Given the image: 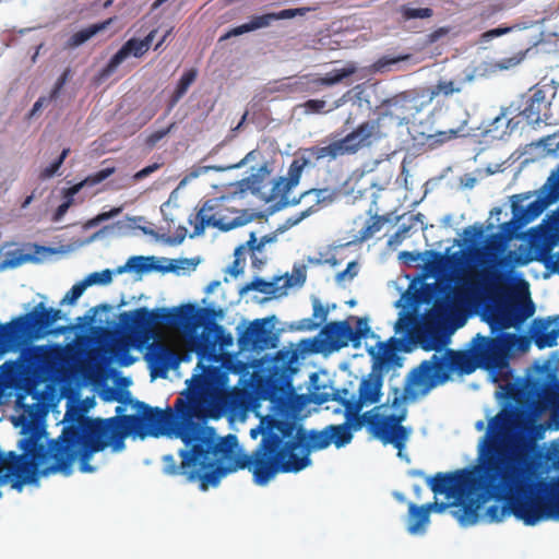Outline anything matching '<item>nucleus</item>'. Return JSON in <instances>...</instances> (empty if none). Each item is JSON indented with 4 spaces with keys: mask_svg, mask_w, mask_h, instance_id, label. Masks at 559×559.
<instances>
[{
    "mask_svg": "<svg viewBox=\"0 0 559 559\" xmlns=\"http://www.w3.org/2000/svg\"><path fill=\"white\" fill-rule=\"evenodd\" d=\"M506 240L500 234L489 236L485 247L479 252L481 262L496 263L506 250Z\"/></svg>",
    "mask_w": 559,
    "mask_h": 559,
    "instance_id": "obj_32",
    "label": "nucleus"
},
{
    "mask_svg": "<svg viewBox=\"0 0 559 559\" xmlns=\"http://www.w3.org/2000/svg\"><path fill=\"white\" fill-rule=\"evenodd\" d=\"M514 474L511 485L492 497L504 503L487 509L488 522L498 523L510 515L530 526L544 520H559V477L533 483V471L515 469Z\"/></svg>",
    "mask_w": 559,
    "mask_h": 559,
    "instance_id": "obj_3",
    "label": "nucleus"
},
{
    "mask_svg": "<svg viewBox=\"0 0 559 559\" xmlns=\"http://www.w3.org/2000/svg\"><path fill=\"white\" fill-rule=\"evenodd\" d=\"M313 317L318 318L319 322L308 324V326H307L308 329H316V328H318L328 318V309L324 308L318 299H316L313 301Z\"/></svg>",
    "mask_w": 559,
    "mask_h": 559,
    "instance_id": "obj_51",
    "label": "nucleus"
},
{
    "mask_svg": "<svg viewBox=\"0 0 559 559\" xmlns=\"http://www.w3.org/2000/svg\"><path fill=\"white\" fill-rule=\"evenodd\" d=\"M357 71V67L354 63H347L342 69H334L331 72L326 73L322 78H310L305 76L307 80V92H317L323 86H332L340 82H342L344 79L353 75Z\"/></svg>",
    "mask_w": 559,
    "mask_h": 559,
    "instance_id": "obj_27",
    "label": "nucleus"
},
{
    "mask_svg": "<svg viewBox=\"0 0 559 559\" xmlns=\"http://www.w3.org/2000/svg\"><path fill=\"white\" fill-rule=\"evenodd\" d=\"M390 221L389 215H374L370 222L359 231V240L366 241L371 238L376 233L380 231L385 223Z\"/></svg>",
    "mask_w": 559,
    "mask_h": 559,
    "instance_id": "obj_37",
    "label": "nucleus"
},
{
    "mask_svg": "<svg viewBox=\"0 0 559 559\" xmlns=\"http://www.w3.org/2000/svg\"><path fill=\"white\" fill-rule=\"evenodd\" d=\"M445 304L436 302L435 312L419 317L413 312H401L395 322V333L403 334L404 340L419 345L424 350L439 352L445 344L438 312L444 311Z\"/></svg>",
    "mask_w": 559,
    "mask_h": 559,
    "instance_id": "obj_10",
    "label": "nucleus"
},
{
    "mask_svg": "<svg viewBox=\"0 0 559 559\" xmlns=\"http://www.w3.org/2000/svg\"><path fill=\"white\" fill-rule=\"evenodd\" d=\"M205 309L187 304L178 307H160L150 310L140 307L120 314L123 329L141 342L156 337L160 329L192 331L202 324L201 313Z\"/></svg>",
    "mask_w": 559,
    "mask_h": 559,
    "instance_id": "obj_8",
    "label": "nucleus"
},
{
    "mask_svg": "<svg viewBox=\"0 0 559 559\" xmlns=\"http://www.w3.org/2000/svg\"><path fill=\"white\" fill-rule=\"evenodd\" d=\"M330 443L337 449L345 447L353 440V432L347 424L326 426Z\"/></svg>",
    "mask_w": 559,
    "mask_h": 559,
    "instance_id": "obj_36",
    "label": "nucleus"
},
{
    "mask_svg": "<svg viewBox=\"0 0 559 559\" xmlns=\"http://www.w3.org/2000/svg\"><path fill=\"white\" fill-rule=\"evenodd\" d=\"M293 286L292 277H275L273 281L267 282L261 277H255L250 283L246 284L240 293L255 290L266 295H283L286 289Z\"/></svg>",
    "mask_w": 559,
    "mask_h": 559,
    "instance_id": "obj_26",
    "label": "nucleus"
},
{
    "mask_svg": "<svg viewBox=\"0 0 559 559\" xmlns=\"http://www.w3.org/2000/svg\"><path fill=\"white\" fill-rule=\"evenodd\" d=\"M423 97L421 87L402 92L383 103L380 116H383V121L386 118H394L399 120L400 126L407 124L412 118L429 106Z\"/></svg>",
    "mask_w": 559,
    "mask_h": 559,
    "instance_id": "obj_13",
    "label": "nucleus"
},
{
    "mask_svg": "<svg viewBox=\"0 0 559 559\" xmlns=\"http://www.w3.org/2000/svg\"><path fill=\"white\" fill-rule=\"evenodd\" d=\"M83 281L87 287L94 284L107 285L112 281V273L106 269L102 272L88 274Z\"/></svg>",
    "mask_w": 559,
    "mask_h": 559,
    "instance_id": "obj_43",
    "label": "nucleus"
},
{
    "mask_svg": "<svg viewBox=\"0 0 559 559\" xmlns=\"http://www.w3.org/2000/svg\"><path fill=\"white\" fill-rule=\"evenodd\" d=\"M421 90L424 92L423 98L427 100L428 105H430L439 97L448 98L455 93H460L462 91V86L453 80L440 79L435 85L421 86Z\"/></svg>",
    "mask_w": 559,
    "mask_h": 559,
    "instance_id": "obj_30",
    "label": "nucleus"
},
{
    "mask_svg": "<svg viewBox=\"0 0 559 559\" xmlns=\"http://www.w3.org/2000/svg\"><path fill=\"white\" fill-rule=\"evenodd\" d=\"M516 322L521 323L531 318L535 312V305L530 297L511 306Z\"/></svg>",
    "mask_w": 559,
    "mask_h": 559,
    "instance_id": "obj_38",
    "label": "nucleus"
},
{
    "mask_svg": "<svg viewBox=\"0 0 559 559\" xmlns=\"http://www.w3.org/2000/svg\"><path fill=\"white\" fill-rule=\"evenodd\" d=\"M408 58H409L408 55H406V56H399V57L383 56V57L379 58L374 62V68H376L377 71L383 72L385 70H390L391 66L396 64L400 61L407 60Z\"/></svg>",
    "mask_w": 559,
    "mask_h": 559,
    "instance_id": "obj_49",
    "label": "nucleus"
},
{
    "mask_svg": "<svg viewBox=\"0 0 559 559\" xmlns=\"http://www.w3.org/2000/svg\"><path fill=\"white\" fill-rule=\"evenodd\" d=\"M259 173H267L266 165H262L259 168ZM262 175L252 174L239 181H236L230 185L229 200L236 197H241L247 191H251L252 193L260 192L262 188Z\"/></svg>",
    "mask_w": 559,
    "mask_h": 559,
    "instance_id": "obj_31",
    "label": "nucleus"
},
{
    "mask_svg": "<svg viewBox=\"0 0 559 559\" xmlns=\"http://www.w3.org/2000/svg\"><path fill=\"white\" fill-rule=\"evenodd\" d=\"M526 51H519L511 57L502 58L495 63V68L499 70H509L519 66L525 58Z\"/></svg>",
    "mask_w": 559,
    "mask_h": 559,
    "instance_id": "obj_44",
    "label": "nucleus"
},
{
    "mask_svg": "<svg viewBox=\"0 0 559 559\" xmlns=\"http://www.w3.org/2000/svg\"><path fill=\"white\" fill-rule=\"evenodd\" d=\"M111 20H108L103 23L92 24L83 29H80L79 32L74 33L68 40L67 47L68 48H75L81 45H83L85 41L91 39L94 35H96L98 32L106 28L107 25H109Z\"/></svg>",
    "mask_w": 559,
    "mask_h": 559,
    "instance_id": "obj_35",
    "label": "nucleus"
},
{
    "mask_svg": "<svg viewBox=\"0 0 559 559\" xmlns=\"http://www.w3.org/2000/svg\"><path fill=\"white\" fill-rule=\"evenodd\" d=\"M310 11V8H296V9H284L280 12H271L262 15H254L248 23L241 24L229 29L226 34H224L219 40H226L233 36H239L245 33H249L255 29L264 28L270 26L274 21L278 20H288L294 19L296 16H304L307 12Z\"/></svg>",
    "mask_w": 559,
    "mask_h": 559,
    "instance_id": "obj_18",
    "label": "nucleus"
},
{
    "mask_svg": "<svg viewBox=\"0 0 559 559\" xmlns=\"http://www.w3.org/2000/svg\"><path fill=\"white\" fill-rule=\"evenodd\" d=\"M147 258L144 257H131L126 265L121 269H119V273L123 272L126 269L133 270L135 272H147L152 269L151 264L147 262Z\"/></svg>",
    "mask_w": 559,
    "mask_h": 559,
    "instance_id": "obj_45",
    "label": "nucleus"
},
{
    "mask_svg": "<svg viewBox=\"0 0 559 559\" xmlns=\"http://www.w3.org/2000/svg\"><path fill=\"white\" fill-rule=\"evenodd\" d=\"M59 358V350L47 346H34L26 356V362L34 372L48 373L56 369Z\"/></svg>",
    "mask_w": 559,
    "mask_h": 559,
    "instance_id": "obj_23",
    "label": "nucleus"
},
{
    "mask_svg": "<svg viewBox=\"0 0 559 559\" xmlns=\"http://www.w3.org/2000/svg\"><path fill=\"white\" fill-rule=\"evenodd\" d=\"M409 230V226L400 227L388 240V246L392 249H396L406 238V234Z\"/></svg>",
    "mask_w": 559,
    "mask_h": 559,
    "instance_id": "obj_54",
    "label": "nucleus"
},
{
    "mask_svg": "<svg viewBox=\"0 0 559 559\" xmlns=\"http://www.w3.org/2000/svg\"><path fill=\"white\" fill-rule=\"evenodd\" d=\"M477 368L491 371L477 334L472 338L466 350L447 349L442 355L433 354L430 359L424 360L415 368L408 382L419 386L426 393L438 383L449 380L450 373L471 374Z\"/></svg>",
    "mask_w": 559,
    "mask_h": 559,
    "instance_id": "obj_7",
    "label": "nucleus"
},
{
    "mask_svg": "<svg viewBox=\"0 0 559 559\" xmlns=\"http://www.w3.org/2000/svg\"><path fill=\"white\" fill-rule=\"evenodd\" d=\"M532 336L539 349L556 346L559 337V316L554 320L535 319L532 324Z\"/></svg>",
    "mask_w": 559,
    "mask_h": 559,
    "instance_id": "obj_25",
    "label": "nucleus"
},
{
    "mask_svg": "<svg viewBox=\"0 0 559 559\" xmlns=\"http://www.w3.org/2000/svg\"><path fill=\"white\" fill-rule=\"evenodd\" d=\"M70 74H71V70L69 68H67L62 74L57 79L52 90L50 91V98H58L63 86L66 85V83L68 82L69 78H70Z\"/></svg>",
    "mask_w": 559,
    "mask_h": 559,
    "instance_id": "obj_52",
    "label": "nucleus"
},
{
    "mask_svg": "<svg viewBox=\"0 0 559 559\" xmlns=\"http://www.w3.org/2000/svg\"><path fill=\"white\" fill-rule=\"evenodd\" d=\"M348 390L333 389L331 392H316L312 400L316 404L322 405L329 401L338 402L345 408L347 426L354 430H360L364 426L368 431L383 444H392L397 450L401 457L402 452L411 435V429L403 426L406 419L407 408L404 405V397L399 394V389H394V396L391 405L395 409L393 414H386L388 404H380L370 411L360 414L355 403L347 397Z\"/></svg>",
    "mask_w": 559,
    "mask_h": 559,
    "instance_id": "obj_5",
    "label": "nucleus"
},
{
    "mask_svg": "<svg viewBox=\"0 0 559 559\" xmlns=\"http://www.w3.org/2000/svg\"><path fill=\"white\" fill-rule=\"evenodd\" d=\"M144 358L153 378H164L170 369H175L180 362L178 354L167 344L158 341L147 347Z\"/></svg>",
    "mask_w": 559,
    "mask_h": 559,
    "instance_id": "obj_17",
    "label": "nucleus"
},
{
    "mask_svg": "<svg viewBox=\"0 0 559 559\" xmlns=\"http://www.w3.org/2000/svg\"><path fill=\"white\" fill-rule=\"evenodd\" d=\"M61 319V310L47 308L38 302L29 312L0 323V352L16 349L27 341L44 338L52 333H61L63 329L53 331L51 326Z\"/></svg>",
    "mask_w": 559,
    "mask_h": 559,
    "instance_id": "obj_9",
    "label": "nucleus"
},
{
    "mask_svg": "<svg viewBox=\"0 0 559 559\" xmlns=\"http://www.w3.org/2000/svg\"><path fill=\"white\" fill-rule=\"evenodd\" d=\"M314 212H316L314 206H310L307 210H305L301 213H299L298 215H296L294 217H290L287 221V223H289L290 225H296V224L300 223L304 218H306L307 216H309L310 214H312Z\"/></svg>",
    "mask_w": 559,
    "mask_h": 559,
    "instance_id": "obj_62",
    "label": "nucleus"
},
{
    "mask_svg": "<svg viewBox=\"0 0 559 559\" xmlns=\"http://www.w3.org/2000/svg\"><path fill=\"white\" fill-rule=\"evenodd\" d=\"M70 153V148H63L61 154L59 155V157L52 162L49 166H47L46 168H44L40 173V178L41 179H48V178H51L53 177L57 171L59 170V168L61 167V165L63 164L64 159L67 158V156L69 155Z\"/></svg>",
    "mask_w": 559,
    "mask_h": 559,
    "instance_id": "obj_46",
    "label": "nucleus"
},
{
    "mask_svg": "<svg viewBox=\"0 0 559 559\" xmlns=\"http://www.w3.org/2000/svg\"><path fill=\"white\" fill-rule=\"evenodd\" d=\"M82 188L83 183L78 182L70 188L62 189V203L53 212V222H60L71 206L84 202L83 198L75 199V195L82 190Z\"/></svg>",
    "mask_w": 559,
    "mask_h": 559,
    "instance_id": "obj_33",
    "label": "nucleus"
},
{
    "mask_svg": "<svg viewBox=\"0 0 559 559\" xmlns=\"http://www.w3.org/2000/svg\"><path fill=\"white\" fill-rule=\"evenodd\" d=\"M483 234H484V229H483V226H480V225L479 226H477V225L468 226L463 231L465 242L471 243V245L474 243L479 238H481Z\"/></svg>",
    "mask_w": 559,
    "mask_h": 559,
    "instance_id": "obj_53",
    "label": "nucleus"
},
{
    "mask_svg": "<svg viewBox=\"0 0 559 559\" xmlns=\"http://www.w3.org/2000/svg\"><path fill=\"white\" fill-rule=\"evenodd\" d=\"M403 340L391 337L386 343H379V350L374 353L373 348L369 354L373 357L374 362L372 369L382 371L383 368L389 367L396 359V352L401 349Z\"/></svg>",
    "mask_w": 559,
    "mask_h": 559,
    "instance_id": "obj_28",
    "label": "nucleus"
},
{
    "mask_svg": "<svg viewBox=\"0 0 559 559\" xmlns=\"http://www.w3.org/2000/svg\"><path fill=\"white\" fill-rule=\"evenodd\" d=\"M370 333L367 318H358L356 321V329L352 328V343L355 348L360 345L361 338L367 337Z\"/></svg>",
    "mask_w": 559,
    "mask_h": 559,
    "instance_id": "obj_40",
    "label": "nucleus"
},
{
    "mask_svg": "<svg viewBox=\"0 0 559 559\" xmlns=\"http://www.w3.org/2000/svg\"><path fill=\"white\" fill-rule=\"evenodd\" d=\"M326 427L307 431L289 419H271L262 431V439L252 453H233L227 465H218L203 476L206 484L217 486L221 478L238 469L252 473L258 485H266L280 473H298L311 464L310 453L330 445Z\"/></svg>",
    "mask_w": 559,
    "mask_h": 559,
    "instance_id": "obj_2",
    "label": "nucleus"
},
{
    "mask_svg": "<svg viewBox=\"0 0 559 559\" xmlns=\"http://www.w3.org/2000/svg\"><path fill=\"white\" fill-rule=\"evenodd\" d=\"M336 190H332L330 188L322 189H310L301 194V198H306L309 195H313L316 200V204L313 205L316 211H318V205L324 202H332L336 197Z\"/></svg>",
    "mask_w": 559,
    "mask_h": 559,
    "instance_id": "obj_39",
    "label": "nucleus"
},
{
    "mask_svg": "<svg viewBox=\"0 0 559 559\" xmlns=\"http://www.w3.org/2000/svg\"><path fill=\"white\" fill-rule=\"evenodd\" d=\"M512 481V477L500 473L490 475L475 464L454 472H439L428 479V485L436 496L444 495L447 499L453 500L448 502L453 508V516L462 525L468 526L477 523L478 511L483 504Z\"/></svg>",
    "mask_w": 559,
    "mask_h": 559,
    "instance_id": "obj_4",
    "label": "nucleus"
},
{
    "mask_svg": "<svg viewBox=\"0 0 559 559\" xmlns=\"http://www.w3.org/2000/svg\"><path fill=\"white\" fill-rule=\"evenodd\" d=\"M159 166L157 164H153V165H150V166H146L145 168L141 169L140 171H138L133 178L135 181L138 180H141L145 177H147L148 175H151L153 171H155Z\"/></svg>",
    "mask_w": 559,
    "mask_h": 559,
    "instance_id": "obj_64",
    "label": "nucleus"
},
{
    "mask_svg": "<svg viewBox=\"0 0 559 559\" xmlns=\"http://www.w3.org/2000/svg\"><path fill=\"white\" fill-rule=\"evenodd\" d=\"M243 246L247 247L251 252L261 251L264 247V241L258 242L255 234L251 233L249 240Z\"/></svg>",
    "mask_w": 559,
    "mask_h": 559,
    "instance_id": "obj_58",
    "label": "nucleus"
},
{
    "mask_svg": "<svg viewBox=\"0 0 559 559\" xmlns=\"http://www.w3.org/2000/svg\"><path fill=\"white\" fill-rule=\"evenodd\" d=\"M146 44H143L141 39L132 37L128 39L121 48L110 58L105 68L102 69L99 76L100 79L109 78L117 68L129 57L141 58L147 52Z\"/></svg>",
    "mask_w": 559,
    "mask_h": 559,
    "instance_id": "obj_22",
    "label": "nucleus"
},
{
    "mask_svg": "<svg viewBox=\"0 0 559 559\" xmlns=\"http://www.w3.org/2000/svg\"><path fill=\"white\" fill-rule=\"evenodd\" d=\"M284 277H289L288 275H285ZM293 286L294 285H302L306 281V272L304 269H296L294 271V274L290 276Z\"/></svg>",
    "mask_w": 559,
    "mask_h": 559,
    "instance_id": "obj_63",
    "label": "nucleus"
},
{
    "mask_svg": "<svg viewBox=\"0 0 559 559\" xmlns=\"http://www.w3.org/2000/svg\"><path fill=\"white\" fill-rule=\"evenodd\" d=\"M449 508V503L447 502H438L437 500L432 502L425 503L423 506H417L414 502H409L408 504V518H407V531L411 534H416L425 531L426 525L430 521V513L438 512L441 513Z\"/></svg>",
    "mask_w": 559,
    "mask_h": 559,
    "instance_id": "obj_21",
    "label": "nucleus"
},
{
    "mask_svg": "<svg viewBox=\"0 0 559 559\" xmlns=\"http://www.w3.org/2000/svg\"><path fill=\"white\" fill-rule=\"evenodd\" d=\"M491 371H502L509 365L510 352L520 341L515 333L498 332L495 336L477 334Z\"/></svg>",
    "mask_w": 559,
    "mask_h": 559,
    "instance_id": "obj_15",
    "label": "nucleus"
},
{
    "mask_svg": "<svg viewBox=\"0 0 559 559\" xmlns=\"http://www.w3.org/2000/svg\"><path fill=\"white\" fill-rule=\"evenodd\" d=\"M87 288L84 281H81L76 284H74L69 292L64 295V297L61 300L62 304L73 305L84 293V290Z\"/></svg>",
    "mask_w": 559,
    "mask_h": 559,
    "instance_id": "obj_48",
    "label": "nucleus"
},
{
    "mask_svg": "<svg viewBox=\"0 0 559 559\" xmlns=\"http://www.w3.org/2000/svg\"><path fill=\"white\" fill-rule=\"evenodd\" d=\"M531 92L520 115L528 124H538L540 122L551 124V102L547 98V90L544 87H534Z\"/></svg>",
    "mask_w": 559,
    "mask_h": 559,
    "instance_id": "obj_19",
    "label": "nucleus"
},
{
    "mask_svg": "<svg viewBox=\"0 0 559 559\" xmlns=\"http://www.w3.org/2000/svg\"><path fill=\"white\" fill-rule=\"evenodd\" d=\"M175 122H171L167 128L152 132L145 140L146 145L150 147H154L175 128Z\"/></svg>",
    "mask_w": 559,
    "mask_h": 559,
    "instance_id": "obj_50",
    "label": "nucleus"
},
{
    "mask_svg": "<svg viewBox=\"0 0 559 559\" xmlns=\"http://www.w3.org/2000/svg\"><path fill=\"white\" fill-rule=\"evenodd\" d=\"M512 428L513 416L499 412L489 420L487 431L479 441L476 464L490 475L500 473L514 477L515 469L532 471L527 453L507 441Z\"/></svg>",
    "mask_w": 559,
    "mask_h": 559,
    "instance_id": "obj_6",
    "label": "nucleus"
},
{
    "mask_svg": "<svg viewBox=\"0 0 559 559\" xmlns=\"http://www.w3.org/2000/svg\"><path fill=\"white\" fill-rule=\"evenodd\" d=\"M355 269H356V262H349L347 264V267L343 272H340L336 275V280L342 281L346 276H348L349 278H353L357 274V271Z\"/></svg>",
    "mask_w": 559,
    "mask_h": 559,
    "instance_id": "obj_60",
    "label": "nucleus"
},
{
    "mask_svg": "<svg viewBox=\"0 0 559 559\" xmlns=\"http://www.w3.org/2000/svg\"><path fill=\"white\" fill-rule=\"evenodd\" d=\"M491 334H496L516 323L511 306H498L490 309L487 318Z\"/></svg>",
    "mask_w": 559,
    "mask_h": 559,
    "instance_id": "obj_29",
    "label": "nucleus"
},
{
    "mask_svg": "<svg viewBox=\"0 0 559 559\" xmlns=\"http://www.w3.org/2000/svg\"><path fill=\"white\" fill-rule=\"evenodd\" d=\"M260 156V152L258 150L250 151L239 163L230 166L229 168H240L246 164L255 160Z\"/></svg>",
    "mask_w": 559,
    "mask_h": 559,
    "instance_id": "obj_59",
    "label": "nucleus"
},
{
    "mask_svg": "<svg viewBox=\"0 0 559 559\" xmlns=\"http://www.w3.org/2000/svg\"><path fill=\"white\" fill-rule=\"evenodd\" d=\"M402 17L405 21L413 20V19H429L432 16L433 11L430 8H408V7H402L401 9Z\"/></svg>",
    "mask_w": 559,
    "mask_h": 559,
    "instance_id": "obj_42",
    "label": "nucleus"
},
{
    "mask_svg": "<svg viewBox=\"0 0 559 559\" xmlns=\"http://www.w3.org/2000/svg\"><path fill=\"white\" fill-rule=\"evenodd\" d=\"M383 376L379 370L372 369L364 377L358 386V397H350L357 409L366 405H373L380 402L382 395Z\"/></svg>",
    "mask_w": 559,
    "mask_h": 559,
    "instance_id": "obj_20",
    "label": "nucleus"
},
{
    "mask_svg": "<svg viewBox=\"0 0 559 559\" xmlns=\"http://www.w3.org/2000/svg\"><path fill=\"white\" fill-rule=\"evenodd\" d=\"M195 370L198 373L186 381L187 389L176 400L174 409L162 411L138 401L136 415H116L109 418L79 416L63 427L50 450L37 448V457H56V463L48 472H61L70 476L73 463L79 459L80 471L93 473L96 467L90 461L95 453L108 447L114 452H120L126 448L128 436L144 437L148 430L164 428L189 448L179 451L182 474L189 480L199 479L201 489L206 490L212 485L203 487V476L218 465L230 463L237 438L234 435L219 438L213 427L204 424L224 399L228 372L221 366L204 365L202 358Z\"/></svg>",
    "mask_w": 559,
    "mask_h": 559,
    "instance_id": "obj_1",
    "label": "nucleus"
},
{
    "mask_svg": "<svg viewBox=\"0 0 559 559\" xmlns=\"http://www.w3.org/2000/svg\"><path fill=\"white\" fill-rule=\"evenodd\" d=\"M120 212V207H114L109 212L99 213L94 219L91 221V225H96L100 222L108 221L109 218L117 216Z\"/></svg>",
    "mask_w": 559,
    "mask_h": 559,
    "instance_id": "obj_57",
    "label": "nucleus"
},
{
    "mask_svg": "<svg viewBox=\"0 0 559 559\" xmlns=\"http://www.w3.org/2000/svg\"><path fill=\"white\" fill-rule=\"evenodd\" d=\"M459 130L457 129H450L445 131H438L435 134H430L427 138V143L431 147H436L439 145H442L443 143L453 140L457 136Z\"/></svg>",
    "mask_w": 559,
    "mask_h": 559,
    "instance_id": "obj_41",
    "label": "nucleus"
},
{
    "mask_svg": "<svg viewBox=\"0 0 559 559\" xmlns=\"http://www.w3.org/2000/svg\"><path fill=\"white\" fill-rule=\"evenodd\" d=\"M197 75L198 71L195 69H190L181 75L173 95L169 98L166 114H169L177 103L183 97L191 84L195 81Z\"/></svg>",
    "mask_w": 559,
    "mask_h": 559,
    "instance_id": "obj_34",
    "label": "nucleus"
},
{
    "mask_svg": "<svg viewBox=\"0 0 559 559\" xmlns=\"http://www.w3.org/2000/svg\"><path fill=\"white\" fill-rule=\"evenodd\" d=\"M383 116L369 119L359 123L344 138L330 142L323 146L322 156H328L332 162L342 156L355 155L364 148H370L388 136L383 130Z\"/></svg>",
    "mask_w": 559,
    "mask_h": 559,
    "instance_id": "obj_12",
    "label": "nucleus"
},
{
    "mask_svg": "<svg viewBox=\"0 0 559 559\" xmlns=\"http://www.w3.org/2000/svg\"><path fill=\"white\" fill-rule=\"evenodd\" d=\"M229 197L209 199L199 209L193 219L191 237L200 236L206 227L217 228L221 231H228L241 227L251 222L252 215L248 211L231 209L227 205Z\"/></svg>",
    "mask_w": 559,
    "mask_h": 559,
    "instance_id": "obj_11",
    "label": "nucleus"
},
{
    "mask_svg": "<svg viewBox=\"0 0 559 559\" xmlns=\"http://www.w3.org/2000/svg\"><path fill=\"white\" fill-rule=\"evenodd\" d=\"M323 146L314 145L302 151L301 156L296 157L289 165L287 177H280L272 188L273 198L281 197L287 199L288 193L295 188L301 178V174L307 166H314L320 160L326 159L322 156Z\"/></svg>",
    "mask_w": 559,
    "mask_h": 559,
    "instance_id": "obj_14",
    "label": "nucleus"
},
{
    "mask_svg": "<svg viewBox=\"0 0 559 559\" xmlns=\"http://www.w3.org/2000/svg\"><path fill=\"white\" fill-rule=\"evenodd\" d=\"M56 98H50V94L48 96H40L33 105L31 111L28 112V118H33L37 115V112L45 106H47Z\"/></svg>",
    "mask_w": 559,
    "mask_h": 559,
    "instance_id": "obj_56",
    "label": "nucleus"
},
{
    "mask_svg": "<svg viewBox=\"0 0 559 559\" xmlns=\"http://www.w3.org/2000/svg\"><path fill=\"white\" fill-rule=\"evenodd\" d=\"M115 167H106L95 174L87 176L84 180L80 181L79 183H83V187L98 185L106 180L108 177H110L115 173Z\"/></svg>",
    "mask_w": 559,
    "mask_h": 559,
    "instance_id": "obj_47",
    "label": "nucleus"
},
{
    "mask_svg": "<svg viewBox=\"0 0 559 559\" xmlns=\"http://www.w3.org/2000/svg\"><path fill=\"white\" fill-rule=\"evenodd\" d=\"M325 105V102L322 99H309L302 105V107L306 112L320 114L324 110Z\"/></svg>",
    "mask_w": 559,
    "mask_h": 559,
    "instance_id": "obj_55",
    "label": "nucleus"
},
{
    "mask_svg": "<svg viewBox=\"0 0 559 559\" xmlns=\"http://www.w3.org/2000/svg\"><path fill=\"white\" fill-rule=\"evenodd\" d=\"M238 344L241 349L263 350L275 347V338L267 328V319H257L239 332Z\"/></svg>",
    "mask_w": 559,
    "mask_h": 559,
    "instance_id": "obj_16",
    "label": "nucleus"
},
{
    "mask_svg": "<svg viewBox=\"0 0 559 559\" xmlns=\"http://www.w3.org/2000/svg\"><path fill=\"white\" fill-rule=\"evenodd\" d=\"M511 28L510 27H498L490 31H487L483 34V38L485 40H490L493 37L501 36L503 34H507Z\"/></svg>",
    "mask_w": 559,
    "mask_h": 559,
    "instance_id": "obj_61",
    "label": "nucleus"
},
{
    "mask_svg": "<svg viewBox=\"0 0 559 559\" xmlns=\"http://www.w3.org/2000/svg\"><path fill=\"white\" fill-rule=\"evenodd\" d=\"M321 335L329 349L340 350L352 342V326L346 320L329 322L322 328Z\"/></svg>",
    "mask_w": 559,
    "mask_h": 559,
    "instance_id": "obj_24",
    "label": "nucleus"
}]
</instances>
